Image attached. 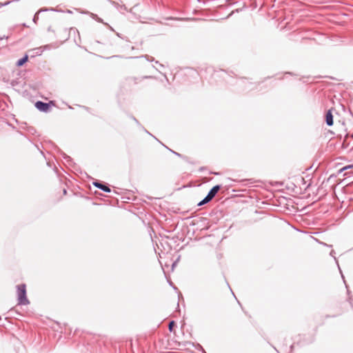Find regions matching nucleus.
I'll return each mask as SVG.
<instances>
[{
    "label": "nucleus",
    "mask_w": 353,
    "mask_h": 353,
    "mask_svg": "<svg viewBox=\"0 0 353 353\" xmlns=\"http://www.w3.org/2000/svg\"><path fill=\"white\" fill-rule=\"evenodd\" d=\"M17 298L18 304L27 305L30 303L28 299L26 297V289L25 284H20L17 286Z\"/></svg>",
    "instance_id": "obj_1"
},
{
    "label": "nucleus",
    "mask_w": 353,
    "mask_h": 353,
    "mask_svg": "<svg viewBox=\"0 0 353 353\" xmlns=\"http://www.w3.org/2000/svg\"><path fill=\"white\" fill-rule=\"evenodd\" d=\"M35 107L40 111L48 112L50 109V104L41 101L36 102Z\"/></svg>",
    "instance_id": "obj_2"
},
{
    "label": "nucleus",
    "mask_w": 353,
    "mask_h": 353,
    "mask_svg": "<svg viewBox=\"0 0 353 353\" xmlns=\"http://www.w3.org/2000/svg\"><path fill=\"white\" fill-rule=\"evenodd\" d=\"M221 189L220 185H216L212 187V188L210 189V190L208 192L207 196L210 197L211 199H212L216 193L219 192V190Z\"/></svg>",
    "instance_id": "obj_3"
},
{
    "label": "nucleus",
    "mask_w": 353,
    "mask_h": 353,
    "mask_svg": "<svg viewBox=\"0 0 353 353\" xmlns=\"http://www.w3.org/2000/svg\"><path fill=\"white\" fill-rule=\"evenodd\" d=\"M325 122L328 126H332L333 125V115L332 113V110H329L325 114Z\"/></svg>",
    "instance_id": "obj_4"
},
{
    "label": "nucleus",
    "mask_w": 353,
    "mask_h": 353,
    "mask_svg": "<svg viewBox=\"0 0 353 353\" xmlns=\"http://www.w3.org/2000/svg\"><path fill=\"white\" fill-rule=\"evenodd\" d=\"M93 185L97 187V188H99L100 190H103V191H104L105 192H111V190H110V188L108 186H107V185H104V184H103V183H101L100 182L94 181V182H93Z\"/></svg>",
    "instance_id": "obj_5"
},
{
    "label": "nucleus",
    "mask_w": 353,
    "mask_h": 353,
    "mask_svg": "<svg viewBox=\"0 0 353 353\" xmlns=\"http://www.w3.org/2000/svg\"><path fill=\"white\" fill-rule=\"evenodd\" d=\"M28 57L27 54H26L23 57H22L21 59H19L17 61V63H16L17 66H18V67L22 66L25 63H26L28 61Z\"/></svg>",
    "instance_id": "obj_6"
},
{
    "label": "nucleus",
    "mask_w": 353,
    "mask_h": 353,
    "mask_svg": "<svg viewBox=\"0 0 353 353\" xmlns=\"http://www.w3.org/2000/svg\"><path fill=\"white\" fill-rule=\"evenodd\" d=\"M211 200L212 199L206 195V196L198 203V205L201 206L203 205H205L210 202Z\"/></svg>",
    "instance_id": "obj_7"
},
{
    "label": "nucleus",
    "mask_w": 353,
    "mask_h": 353,
    "mask_svg": "<svg viewBox=\"0 0 353 353\" xmlns=\"http://www.w3.org/2000/svg\"><path fill=\"white\" fill-rule=\"evenodd\" d=\"M47 10H48V9H46V10L41 9L40 10H39V12H37V13L34 14V18H33V21H34V23H37V20H38V19H39V16H38L39 13V12H43V11H47Z\"/></svg>",
    "instance_id": "obj_8"
},
{
    "label": "nucleus",
    "mask_w": 353,
    "mask_h": 353,
    "mask_svg": "<svg viewBox=\"0 0 353 353\" xmlns=\"http://www.w3.org/2000/svg\"><path fill=\"white\" fill-rule=\"evenodd\" d=\"M174 321H171L170 323H169V325H168V329L170 332L172 331V329H173V327L174 325Z\"/></svg>",
    "instance_id": "obj_9"
},
{
    "label": "nucleus",
    "mask_w": 353,
    "mask_h": 353,
    "mask_svg": "<svg viewBox=\"0 0 353 353\" xmlns=\"http://www.w3.org/2000/svg\"><path fill=\"white\" fill-rule=\"evenodd\" d=\"M13 1H8L5 3H0V8L3 7V6H8L9 5L10 3H11Z\"/></svg>",
    "instance_id": "obj_10"
},
{
    "label": "nucleus",
    "mask_w": 353,
    "mask_h": 353,
    "mask_svg": "<svg viewBox=\"0 0 353 353\" xmlns=\"http://www.w3.org/2000/svg\"><path fill=\"white\" fill-rule=\"evenodd\" d=\"M170 150L173 154H174L175 155H176V156H178V157H182L181 154H179V153H178V152H174V151H173V150Z\"/></svg>",
    "instance_id": "obj_11"
},
{
    "label": "nucleus",
    "mask_w": 353,
    "mask_h": 353,
    "mask_svg": "<svg viewBox=\"0 0 353 353\" xmlns=\"http://www.w3.org/2000/svg\"><path fill=\"white\" fill-rule=\"evenodd\" d=\"M97 20L99 22L103 23V20H102L101 18L97 17Z\"/></svg>",
    "instance_id": "obj_12"
},
{
    "label": "nucleus",
    "mask_w": 353,
    "mask_h": 353,
    "mask_svg": "<svg viewBox=\"0 0 353 353\" xmlns=\"http://www.w3.org/2000/svg\"><path fill=\"white\" fill-rule=\"evenodd\" d=\"M66 192H66V190H65V189H64V190H63V194H66Z\"/></svg>",
    "instance_id": "obj_13"
},
{
    "label": "nucleus",
    "mask_w": 353,
    "mask_h": 353,
    "mask_svg": "<svg viewBox=\"0 0 353 353\" xmlns=\"http://www.w3.org/2000/svg\"><path fill=\"white\" fill-rule=\"evenodd\" d=\"M109 26V28H110V30H112V31H114L113 28H112L111 26Z\"/></svg>",
    "instance_id": "obj_14"
}]
</instances>
